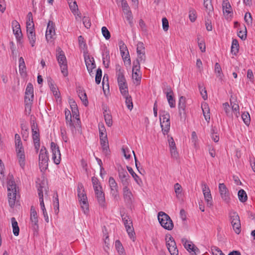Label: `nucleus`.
<instances>
[{
    "mask_svg": "<svg viewBox=\"0 0 255 255\" xmlns=\"http://www.w3.org/2000/svg\"><path fill=\"white\" fill-rule=\"evenodd\" d=\"M7 197L9 206L13 208L16 200V185L12 177H10L7 181Z\"/></svg>",
    "mask_w": 255,
    "mask_h": 255,
    "instance_id": "1",
    "label": "nucleus"
},
{
    "mask_svg": "<svg viewBox=\"0 0 255 255\" xmlns=\"http://www.w3.org/2000/svg\"><path fill=\"white\" fill-rule=\"evenodd\" d=\"M77 191L78 196L81 208L84 213L86 214L89 211V204L87 195L84 190V186L82 183L78 184Z\"/></svg>",
    "mask_w": 255,
    "mask_h": 255,
    "instance_id": "2",
    "label": "nucleus"
},
{
    "mask_svg": "<svg viewBox=\"0 0 255 255\" xmlns=\"http://www.w3.org/2000/svg\"><path fill=\"white\" fill-rule=\"evenodd\" d=\"M56 50L57 52L56 58L60 67L61 73L64 77H66L68 75V71L66 56L61 48L58 47Z\"/></svg>",
    "mask_w": 255,
    "mask_h": 255,
    "instance_id": "3",
    "label": "nucleus"
},
{
    "mask_svg": "<svg viewBox=\"0 0 255 255\" xmlns=\"http://www.w3.org/2000/svg\"><path fill=\"white\" fill-rule=\"evenodd\" d=\"M158 220L160 225L165 229L170 231L173 229L174 225L170 217L165 213L160 211L158 213Z\"/></svg>",
    "mask_w": 255,
    "mask_h": 255,
    "instance_id": "4",
    "label": "nucleus"
},
{
    "mask_svg": "<svg viewBox=\"0 0 255 255\" xmlns=\"http://www.w3.org/2000/svg\"><path fill=\"white\" fill-rule=\"evenodd\" d=\"M48 157L45 147H42L39 155V166L41 171L45 170L48 167Z\"/></svg>",
    "mask_w": 255,
    "mask_h": 255,
    "instance_id": "5",
    "label": "nucleus"
},
{
    "mask_svg": "<svg viewBox=\"0 0 255 255\" xmlns=\"http://www.w3.org/2000/svg\"><path fill=\"white\" fill-rule=\"evenodd\" d=\"M230 218L233 228L236 234H239L241 231V225L239 215L236 212L230 213Z\"/></svg>",
    "mask_w": 255,
    "mask_h": 255,
    "instance_id": "6",
    "label": "nucleus"
},
{
    "mask_svg": "<svg viewBox=\"0 0 255 255\" xmlns=\"http://www.w3.org/2000/svg\"><path fill=\"white\" fill-rule=\"evenodd\" d=\"M165 240L167 249L171 255H178V250L173 238L170 235H167Z\"/></svg>",
    "mask_w": 255,
    "mask_h": 255,
    "instance_id": "7",
    "label": "nucleus"
},
{
    "mask_svg": "<svg viewBox=\"0 0 255 255\" xmlns=\"http://www.w3.org/2000/svg\"><path fill=\"white\" fill-rule=\"evenodd\" d=\"M122 218L124 223L127 232L130 238L133 237L135 234L131 220L127 215H122Z\"/></svg>",
    "mask_w": 255,
    "mask_h": 255,
    "instance_id": "8",
    "label": "nucleus"
},
{
    "mask_svg": "<svg viewBox=\"0 0 255 255\" xmlns=\"http://www.w3.org/2000/svg\"><path fill=\"white\" fill-rule=\"evenodd\" d=\"M51 148L52 152V159L54 162L58 165L61 160V153L59 147L53 142L51 143Z\"/></svg>",
    "mask_w": 255,
    "mask_h": 255,
    "instance_id": "9",
    "label": "nucleus"
},
{
    "mask_svg": "<svg viewBox=\"0 0 255 255\" xmlns=\"http://www.w3.org/2000/svg\"><path fill=\"white\" fill-rule=\"evenodd\" d=\"M202 188L204 198L207 202V205L210 207L212 205V197L210 190L207 184L205 182L202 183Z\"/></svg>",
    "mask_w": 255,
    "mask_h": 255,
    "instance_id": "10",
    "label": "nucleus"
},
{
    "mask_svg": "<svg viewBox=\"0 0 255 255\" xmlns=\"http://www.w3.org/2000/svg\"><path fill=\"white\" fill-rule=\"evenodd\" d=\"M219 189L222 199L226 203H229L230 201V197L228 189L224 183H220Z\"/></svg>",
    "mask_w": 255,
    "mask_h": 255,
    "instance_id": "11",
    "label": "nucleus"
},
{
    "mask_svg": "<svg viewBox=\"0 0 255 255\" xmlns=\"http://www.w3.org/2000/svg\"><path fill=\"white\" fill-rule=\"evenodd\" d=\"M30 221L33 230L35 231L38 229V216L35 208L32 206L30 209Z\"/></svg>",
    "mask_w": 255,
    "mask_h": 255,
    "instance_id": "12",
    "label": "nucleus"
},
{
    "mask_svg": "<svg viewBox=\"0 0 255 255\" xmlns=\"http://www.w3.org/2000/svg\"><path fill=\"white\" fill-rule=\"evenodd\" d=\"M119 177L124 187L128 186L129 176L126 170L123 168L119 170Z\"/></svg>",
    "mask_w": 255,
    "mask_h": 255,
    "instance_id": "13",
    "label": "nucleus"
},
{
    "mask_svg": "<svg viewBox=\"0 0 255 255\" xmlns=\"http://www.w3.org/2000/svg\"><path fill=\"white\" fill-rule=\"evenodd\" d=\"M55 34V24L52 21H49L47 29L46 31L45 37L48 41H51L53 36Z\"/></svg>",
    "mask_w": 255,
    "mask_h": 255,
    "instance_id": "14",
    "label": "nucleus"
},
{
    "mask_svg": "<svg viewBox=\"0 0 255 255\" xmlns=\"http://www.w3.org/2000/svg\"><path fill=\"white\" fill-rule=\"evenodd\" d=\"M11 26L16 40L20 41L22 37V34L19 23L16 20H14L11 22Z\"/></svg>",
    "mask_w": 255,
    "mask_h": 255,
    "instance_id": "15",
    "label": "nucleus"
},
{
    "mask_svg": "<svg viewBox=\"0 0 255 255\" xmlns=\"http://www.w3.org/2000/svg\"><path fill=\"white\" fill-rule=\"evenodd\" d=\"M96 197L100 206L102 207H106V201L105 194L102 189H94Z\"/></svg>",
    "mask_w": 255,
    "mask_h": 255,
    "instance_id": "16",
    "label": "nucleus"
},
{
    "mask_svg": "<svg viewBox=\"0 0 255 255\" xmlns=\"http://www.w3.org/2000/svg\"><path fill=\"white\" fill-rule=\"evenodd\" d=\"M123 197L125 202L127 204H131L133 201V196L128 186L124 187L123 188Z\"/></svg>",
    "mask_w": 255,
    "mask_h": 255,
    "instance_id": "17",
    "label": "nucleus"
},
{
    "mask_svg": "<svg viewBox=\"0 0 255 255\" xmlns=\"http://www.w3.org/2000/svg\"><path fill=\"white\" fill-rule=\"evenodd\" d=\"M140 67L138 68H136L135 66L132 67V79L133 80V83L136 85H138L140 83L141 79V73L140 71Z\"/></svg>",
    "mask_w": 255,
    "mask_h": 255,
    "instance_id": "18",
    "label": "nucleus"
},
{
    "mask_svg": "<svg viewBox=\"0 0 255 255\" xmlns=\"http://www.w3.org/2000/svg\"><path fill=\"white\" fill-rule=\"evenodd\" d=\"M178 111L180 117H184L185 116L186 98L184 96L180 97L178 101Z\"/></svg>",
    "mask_w": 255,
    "mask_h": 255,
    "instance_id": "19",
    "label": "nucleus"
},
{
    "mask_svg": "<svg viewBox=\"0 0 255 255\" xmlns=\"http://www.w3.org/2000/svg\"><path fill=\"white\" fill-rule=\"evenodd\" d=\"M109 184L111 189V193L116 197L118 195V186L113 177L109 178Z\"/></svg>",
    "mask_w": 255,
    "mask_h": 255,
    "instance_id": "20",
    "label": "nucleus"
},
{
    "mask_svg": "<svg viewBox=\"0 0 255 255\" xmlns=\"http://www.w3.org/2000/svg\"><path fill=\"white\" fill-rule=\"evenodd\" d=\"M85 61L87 69L91 74L92 72V70L96 67L94 59L93 57L90 58L89 56L85 57Z\"/></svg>",
    "mask_w": 255,
    "mask_h": 255,
    "instance_id": "21",
    "label": "nucleus"
},
{
    "mask_svg": "<svg viewBox=\"0 0 255 255\" xmlns=\"http://www.w3.org/2000/svg\"><path fill=\"white\" fill-rule=\"evenodd\" d=\"M223 11L225 16L233 14V10L230 3L228 0H223L222 3Z\"/></svg>",
    "mask_w": 255,
    "mask_h": 255,
    "instance_id": "22",
    "label": "nucleus"
},
{
    "mask_svg": "<svg viewBox=\"0 0 255 255\" xmlns=\"http://www.w3.org/2000/svg\"><path fill=\"white\" fill-rule=\"evenodd\" d=\"M27 37L31 44V46L33 47L36 41L35 33L34 28H27Z\"/></svg>",
    "mask_w": 255,
    "mask_h": 255,
    "instance_id": "23",
    "label": "nucleus"
},
{
    "mask_svg": "<svg viewBox=\"0 0 255 255\" xmlns=\"http://www.w3.org/2000/svg\"><path fill=\"white\" fill-rule=\"evenodd\" d=\"M201 108L205 119L208 123H209L210 120V109L208 104H207L206 103L202 104Z\"/></svg>",
    "mask_w": 255,
    "mask_h": 255,
    "instance_id": "24",
    "label": "nucleus"
},
{
    "mask_svg": "<svg viewBox=\"0 0 255 255\" xmlns=\"http://www.w3.org/2000/svg\"><path fill=\"white\" fill-rule=\"evenodd\" d=\"M103 115L106 125L108 127H111L113 124L112 116L108 113L107 108H103Z\"/></svg>",
    "mask_w": 255,
    "mask_h": 255,
    "instance_id": "25",
    "label": "nucleus"
},
{
    "mask_svg": "<svg viewBox=\"0 0 255 255\" xmlns=\"http://www.w3.org/2000/svg\"><path fill=\"white\" fill-rule=\"evenodd\" d=\"M18 162L20 167L24 169L25 165V152L16 153Z\"/></svg>",
    "mask_w": 255,
    "mask_h": 255,
    "instance_id": "26",
    "label": "nucleus"
},
{
    "mask_svg": "<svg viewBox=\"0 0 255 255\" xmlns=\"http://www.w3.org/2000/svg\"><path fill=\"white\" fill-rule=\"evenodd\" d=\"M146 60V56L145 53L137 55L136 60L133 62V65L135 66L136 68H138L141 63H144Z\"/></svg>",
    "mask_w": 255,
    "mask_h": 255,
    "instance_id": "27",
    "label": "nucleus"
},
{
    "mask_svg": "<svg viewBox=\"0 0 255 255\" xmlns=\"http://www.w3.org/2000/svg\"><path fill=\"white\" fill-rule=\"evenodd\" d=\"M12 227V232L14 236H17L19 235V228L18 226V223L16 221L15 218L12 217L11 219Z\"/></svg>",
    "mask_w": 255,
    "mask_h": 255,
    "instance_id": "28",
    "label": "nucleus"
},
{
    "mask_svg": "<svg viewBox=\"0 0 255 255\" xmlns=\"http://www.w3.org/2000/svg\"><path fill=\"white\" fill-rule=\"evenodd\" d=\"M160 121L163 133L164 135L167 134L170 129V122H161V118H160Z\"/></svg>",
    "mask_w": 255,
    "mask_h": 255,
    "instance_id": "29",
    "label": "nucleus"
},
{
    "mask_svg": "<svg viewBox=\"0 0 255 255\" xmlns=\"http://www.w3.org/2000/svg\"><path fill=\"white\" fill-rule=\"evenodd\" d=\"M34 28L32 14L29 12L27 15L26 28Z\"/></svg>",
    "mask_w": 255,
    "mask_h": 255,
    "instance_id": "30",
    "label": "nucleus"
},
{
    "mask_svg": "<svg viewBox=\"0 0 255 255\" xmlns=\"http://www.w3.org/2000/svg\"><path fill=\"white\" fill-rule=\"evenodd\" d=\"M32 131V138L34 142H39V134L36 130V127L33 124L31 127Z\"/></svg>",
    "mask_w": 255,
    "mask_h": 255,
    "instance_id": "31",
    "label": "nucleus"
},
{
    "mask_svg": "<svg viewBox=\"0 0 255 255\" xmlns=\"http://www.w3.org/2000/svg\"><path fill=\"white\" fill-rule=\"evenodd\" d=\"M127 169L129 172V173L131 175L132 177L134 178V180L137 183V184H138V185H140L142 181L141 179L139 178V177L136 175V174L134 173L132 168L130 167L127 166Z\"/></svg>",
    "mask_w": 255,
    "mask_h": 255,
    "instance_id": "32",
    "label": "nucleus"
},
{
    "mask_svg": "<svg viewBox=\"0 0 255 255\" xmlns=\"http://www.w3.org/2000/svg\"><path fill=\"white\" fill-rule=\"evenodd\" d=\"M239 43L237 39H233L231 46V52L236 55L239 51Z\"/></svg>",
    "mask_w": 255,
    "mask_h": 255,
    "instance_id": "33",
    "label": "nucleus"
},
{
    "mask_svg": "<svg viewBox=\"0 0 255 255\" xmlns=\"http://www.w3.org/2000/svg\"><path fill=\"white\" fill-rule=\"evenodd\" d=\"M238 195L239 199L241 202H245L247 200V195L243 189H241L238 191Z\"/></svg>",
    "mask_w": 255,
    "mask_h": 255,
    "instance_id": "34",
    "label": "nucleus"
},
{
    "mask_svg": "<svg viewBox=\"0 0 255 255\" xmlns=\"http://www.w3.org/2000/svg\"><path fill=\"white\" fill-rule=\"evenodd\" d=\"M101 145L102 147L103 150L105 152L106 154H107L109 152V142L108 140V138H106L105 140L102 139L100 140Z\"/></svg>",
    "mask_w": 255,
    "mask_h": 255,
    "instance_id": "35",
    "label": "nucleus"
},
{
    "mask_svg": "<svg viewBox=\"0 0 255 255\" xmlns=\"http://www.w3.org/2000/svg\"><path fill=\"white\" fill-rule=\"evenodd\" d=\"M118 85L122 95L123 96H127L128 93L127 83H124L123 84H118Z\"/></svg>",
    "mask_w": 255,
    "mask_h": 255,
    "instance_id": "36",
    "label": "nucleus"
},
{
    "mask_svg": "<svg viewBox=\"0 0 255 255\" xmlns=\"http://www.w3.org/2000/svg\"><path fill=\"white\" fill-rule=\"evenodd\" d=\"M40 205L41 209V210L42 211V212H43V216H44V218L45 221L47 223H48L49 222L48 216V214H47V213L46 212V208L45 207V205H44V200H43L41 199V201H40Z\"/></svg>",
    "mask_w": 255,
    "mask_h": 255,
    "instance_id": "37",
    "label": "nucleus"
},
{
    "mask_svg": "<svg viewBox=\"0 0 255 255\" xmlns=\"http://www.w3.org/2000/svg\"><path fill=\"white\" fill-rule=\"evenodd\" d=\"M67 1L72 12L73 13L76 12L78 10V5L76 1L73 0H71V1H70V0H67Z\"/></svg>",
    "mask_w": 255,
    "mask_h": 255,
    "instance_id": "38",
    "label": "nucleus"
},
{
    "mask_svg": "<svg viewBox=\"0 0 255 255\" xmlns=\"http://www.w3.org/2000/svg\"><path fill=\"white\" fill-rule=\"evenodd\" d=\"M116 75L117 78L124 77V70L119 64L116 65Z\"/></svg>",
    "mask_w": 255,
    "mask_h": 255,
    "instance_id": "39",
    "label": "nucleus"
},
{
    "mask_svg": "<svg viewBox=\"0 0 255 255\" xmlns=\"http://www.w3.org/2000/svg\"><path fill=\"white\" fill-rule=\"evenodd\" d=\"M121 5L123 10L125 14H128V13L131 12V10H130V8L128 6V4L126 0H122Z\"/></svg>",
    "mask_w": 255,
    "mask_h": 255,
    "instance_id": "40",
    "label": "nucleus"
},
{
    "mask_svg": "<svg viewBox=\"0 0 255 255\" xmlns=\"http://www.w3.org/2000/svg\"><path fill=\"white\" fill-rule=\"evenodd\" d=\"M168 103L169 106L171 108L175 107V100L173 98V94H170L166 95Z\"/></svg>",
    "mask_w": 255,
    "mask_h": 255,
    "instance_id": "41",
    "label": "nucleus"
},
{
    "mask_svg": "<svg viewBox=\"0 0 255 255\" xmlns=\"http://www.w3.org/2000/svg\"><path fill=\"white\" fill-rule=\"evenodd\" d=\"M126 99V104L127 108L129 110H131L133 108V104L132 102L131 97L128 94L127 96H123Z\"/></svg>",
    "mask_w": 255,
    "mask_h": 255,
    "instance_id": "42",
    "label": "nucleus"
},
{
    "mask_svg": "<svg viewBox=\"0 0 255 255\" xmlns=\"http://www.w3.org/2000/svg\"><path fill=\"white\" fill-rule=\"evenodd\" d=\"M115 247L116 250H117L118 253L120 255H124V249L121 244V243L119 240H117L115 242Z\"/></svg>",
    "mask_w": 255,
    "mask_h": 255,
    "instance_id": "43",
    "label": "nucleus"
},
{
    "mask_svg": "<svg viewBox=\"0 0 255 255\" xmlns=\"http://www.w3.org/2000/svg\"><path fill=\"white\" fill-rule=\"evenodd\" d=\"M19 73L21 74L22 73H24L26 71V67L25 65V63L24 61V59L21 57L19 59Z\"/></svg>",
    "mask_w": 255,
    "mask_h": 255,
    "instance_id": "44",
    "label": "nucleus"
},
{
    "mask_svg": "<svg viewBox=\"0 0 255 255\" xmlns=\"http://www.w3.org/2000/svg\"><path fill=\"white\" fill-rule=\"evenodd\" d=\"M215 72L217 73V77L222 79L223 73L221 67L218 63H216L215 64Z\"/></svg>",
    "mask_w": 255,
    "mask_h": 255,
    "instance_id": "45",
    "label": "nucleus"
},
{
    "mask_svg": "<svg viewBox=\"0 0 255 255\" xmlns=\"http://www.w3.org/2000/svg\"><path fill=\"white\" fill-rule=\"evenodd\" d=\"M231 105L232 106V111L234 113L235 116L238 118L240 115L239 113V106L238 104L233 103L231 101Z\"/></svg>",
    "mask_w": 255,
    "mask_h": 255,
    "instance_id": "46",
    "label": "nucleus"
},
{
    "mask_svg": "<svg viewBox=\"0 0 255 255\" xmlns=\"http://www.w3.org/2000/svg\"><path fill=\"white\" fill-rule=\"evenodd\" d=\"M184 247L189 252L191 251L192 246L193 244H191V242H189L187 239L183 238L181 240Z\"/></svg>",
    "mask_w": 255,
    "mask_h": 255,
    "instance_id": "47",
    "label": "nucleus"
},
{
    "mask_svg": "<svg viewBox=\"0 0 255 255\" xmlns=\"http://www.w3.org/2000/svg\"><path fill=\"white\" fill-rule=\"evenodd\" d=\"M110 62V55L109 53L106 52L105 54L103 55V63L106 68L109 67V63Z\"/></svg>",
    "mask_w": 255,
    "mask_h": 255,
    "instance_id": "48",
    "label": "nucleus"
},
{
    "mask_svg": "<svg viewBox=\"0 0 255 255\" xmlns=\"http://www.w3.org/2000/svg\"><path fill=\"white\" fill-rule=\"evenodd\" d=\"M92 182L93 186L94 189H102V186L97 178L95 177H92Z\"/></svg>",
    "mask_w": 255,
    "mask_h": 255,
    "instance_id": "49",
    "label": "nucleus"
},
{
    "mask_svg": "<svg viewBox=\"0 0 255 255\" xmlns=\"http://www.w3.org/2000/svg\"><path fill=\"white\" fill-rule=\"evenodd\" d=\"M102 33L103 36L106 39L108 40L111 37V34L108 28L106 26H103L102 28Z\"/></svg>",
    "mask_w": 255,
    "mask_h": 255,
    "instance_id": "50",
    "label": "nucleus"
},
{
    "mask_svg": "<svg viewBox=\"0 0 255 255\" xmlns=\"http://www.w3.org/2000/svg\"><path fill=\"white\" fill-rule=\"evenodd\" d=\"M211 251L213 255H225L222 251L217 247H211Z\"/></svg>",
    "mask_w": 255,
    "mask_h": 255,
    "instance_id": "51",
    "label": "nucleus"
},
{
    "mask_svg": "<svg viewBox=\"0 0 255 255\" xmlns=\"http://www.w3.org/2000/svg\"><path fill=\"white\" fill-rule=\"evenodd\" d=\"M53 204H54V212L56 214H57L59 213V200L58 198V195L56 194V197H55V199L53 201Z\"/></svg>",
    "mask_w": 255,
    "mask_h": 255,
    "instance_id": "52",
    "label": "nucleus"
},
{
    "mask_svg": "<svg viewBox=\"0 0 255 255\" xmlns=\"http://www.w3.org/2000/svg\"><path fill=\"white\" fill-rule=\"evenodd\" d=\"M242 118L246 125H248L250 122V116L248 113H244L242 115Z\"/></svg>",
    "mask_w": 255,
    "mask_h": 255,
    "instance_id": "53",
    "label": "nucleus"
},
{
    "mask_svg": "<svg viewBox=\"0 0 255 255\" xmlns=\"http://www.w3.org/2000/svg\"><path fill=\"white\" fill-rule=\"evenodd\" d=\"M102 71L100 68H98L97 70L96 77H95V81L97 84H99L102 78Z\"/></svg>",
    "mask_w": 255,
    "mask_h": 255,
    "instance_id": "54",
    "label": "nucleus"
},
{
    "mask_svg": "<svg viewBox=\"0 0 255 255\" xmlns=\"http://www.w3.org/2000/svg\"><path fill=\"white\" fill-rule=\"evenodd\" d=\"M199 90L200 91L201 95L202 96V98L204 100H206L207 99L208 96L207 94V91L205 90V88L203 87V86H201L200 85L198 86Z\"/></svg>",
    "mask_w": 255,
    "mask_h": 255,
    "instance_id": "55",
    "label": "nucleus"
},
{
    "mask_svg": "<svg viewBox=\"0 0 255 255\" xmlns=\"http://www.w3.org/2000/svg\"><path fill=\"white\" fill-rule=\"evenodd\" d=\"M121 55L123 58V60L125 62L126 60L128 62L129 64L130 63V59L129 58V55L128 53V51H121Z\"/></svg>",
    "mask_w": 255,
    "mask_h": 255,
    "instance_id": "56",
    "label": "nucleus"
},
{
    "mask_svg": "<svg viewBox=\"0 0 255 255\" xmlns=\"http://www.w3.org/2000/svg\"><path fill=\"white\" fill-rule=\"evenodd\" d=\"M25 94H33V87L31 83H29L27 84L25 90Z\"/></svg>",
    "mask_w": 255,
    "mask_h": 255,
    "instance_id": "57",
    "label": "nucleus"
},
{
    "mask_svg": "<svg viewBox=\"0 0 255 255\" xmlns=\"http://www.w3.org/2000/svg\"><path fill=\"white\" fill-rule=\"evenodd\" d=\"M65 119L66 124L69 125L71 129H73L75 128V127L72 121V115L65 116Z\"/></svg>",
    "mask_w": 255,
    "mask_h": 255,
    "instance_id": "58",
    "label": "nucleus"
},
{
    "mask_svg": "<svg viewBox=\"0 0 255 255\" xmlns=\"http://www.w3.org/2000/svg\"><path fill=\"white\" fill-rule=\"evenodd\" d=\"M125 14L126 15V18L127 21H128L129 24L130 25V26L131 27H132L133 25V16L132 15L131 12L128 13V14L126 13Z\"/></svg>",
    "mask_w": 255,
    "mask_h": 255,
    "instance_id": "59",
    "label": "nucleus"
},
{
    "mask_svg": "<svg viewBox=\"0 0 255 255\" xmlns=\"http://www.w3.org/2000/svg\"><path fill=\"white\" fill-rule=\"evenodd\" d=\"M244 19L248 24L250 25L252 23V17L251 14L250 12H247L245 14Z\"/></svg>",
    "mask_w": 255,
    "mask_h": 255,
    "instance_id": "60",
    "label": "nucleus"
},
{
    "mask_svg": "<svg viewBox=\"0 0 255 255\" xmlns=\"http://www.w3.org/2000/svg\"><path fill=\"white\" fill-rule=\"evenodd\" d=\"M224 110L227 116H230L231 114L232 113L231 111L230 107L228 103L223 104Z\"/></svg>",
    "mask_w": 255,
    "mask_h": 255,
    "instance_id": "61",
    "label": "nucleus"
},
{
    "mask_svg": "<svg viewBox=\"0 0 255 255\" xmlns=\"http://www.w3.org/2000/svg\"><path fill=\"white\" fill-rule=\"evenodd\" d=\"M82 20L83 24L84 25L85 27H86L87 28H89L91 27V23L89 17L84 16Z\"/></svg>",
    "mask_w": 255,
    "mask_h": 255,
    "instance_id": "62",
    "label": "nucleus"
},
{
    "mask_svg": "<svg viewBox=\"0 0 255 255\" xmlns=\"http://www.w3.org/2000/svg\"><path fill=\"white\" fill-rule=\"evenodd\" d=\"M34 98L33 94H25L24 103H32Z\"/></svg>",
    "mask_w": 255,
    "mask_h": 255,
    "instance_id": "63",
    "label": "nucleus"
},
{
    "mask_svg": "<svg viewBox=\"0 0 255 255\" xmlns=\"http://www.w3.org/2000/svg\"><path fill=\"white\" fill-rule=\"evenodd\" d=\"M162 28L165 31H167L169 28V23L166 18L164 17L162 19Z\"/></svg>",
    "mask_w": 255,
    "mask_h": 255,
    "instance_id": "64",
    "label": "nucleus"
}]
</instances>
